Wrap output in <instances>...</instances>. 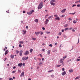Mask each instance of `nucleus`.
<instances>
[{
	"instance_id": "4be33fe9",
	"label": "nucleus",
	"mask_w": 80,
	"mask_h": 80,
	"mask_svg": "<svg viewBox=\"0 0 80 80\" xmlns=\"http://www.w3.org/2000/svg\"><path fill=\"white\" fill-rule=\"evenodd\" d=\"M32 51H33V49H31L30 50V53H32Z\"/></svg>"
},
{
	"instance_id": "bb28decb",
	"label": "nucleus",
	"mask_w": 80,
	"mask_h": 80,
	"mask_svg": "<svg viewBox=\"0 0 80 80\" xmlns=\"http://www.w3.org/2000/svg\"><path fill=\"white\" fill-rule=\"evenodd\" d=\"M51 77H52V78H54L55 77V76H54V75H51Z\"/></svg>"
},
{
	"instance_id": "ddd939ff",
	"label": "nucleus",
	"mask_w": 80,
	"mask_h": 80,
	"mask_svg": "<svg viewBox=\"0 0 80 80\" xmlns=\"http://www.w3.org/2000/svg\"><path fill=\"white\" fill-rule=\"evenodd\" d=\"M8 50H6L5 53V55H6L7 54H8Z\"/></svg>"
},
{
	"instance_id": "2f4dec72",
	"label": "nucleus",
	"mask_w": 80,
	"mask_h": 80,
	"mask_svg": "<svg viewBox=\"0 0 80 80\" xmlns=\"http://www.w3.org/2000/svg\"><path fill=\"white\" fill-rule=\"evenodd\" d=\"M42 62H40L39 63L38 65H42Z\"/></svg>"
},
{
	"instance_id": "680f3d73",
	"label": "nucleus",
	"mask_w": 80,
	"mask_h": 80,
	"mask_svg": "<svg viewBox=\"0 0 80 80\" xmlns=\"http://www.w3.org/2000/svg\"><path fill=\"white\" fill-rule=\"evenodd\" d=\"M67 56H65L63 57V58H66Z\"/></svg>"
},
{
	"instance_id": "a878e982",
	"label": "nucleus",
	"mask_w": 80,
	"mask_h": 80,
	"mask_svg": "<svg viewBox=\"0 0 80 80\" xmlns=\"http://www.w3.org/2000/svg\"><path fill=\"white\" fill-rule=\"evenodd\" d=\"M73 22L74 23H75L77 22V21L75 20H74L73 21Z\"/></svg>"
},
{
	"instance_id": "338daca9",
	"label": "nucleus",
	"mask_w": 80,
	"mask_h": 80,
	"mask_svg": "<svg viewBox=\"0 0 80 80\" xmlns=\"http://www.w3.org/2000/svg\"><path fill=\"white\" fill-rule=\"evenodd\" d=\"M23 13H25V11H23Z\"/></svg>"
},
{
	"instance_id": "4c0bfd02",
	"label": "nucleus",
	"mask_w": 80,
	"mask_h": 80,
	"mask_svg": "<svg viewBox=\"0 0 80 80\" xmlns=\"http://www.w3.org/2000/svg\"><path fill=\"white\" fill-rule=\"evenodd\" d=\"M9 80H13V78H10L9 79Z\"/></svg>"
},
{
	"instance_id": "69168bd1",
	"label": "nucleus",
	"mask_w": 80,
	"mask_h": 80,
	"mask_svg": "<svg viewBox=\"0 0 80 80\" xmlns=\"http://www.w3.org/2000/svg\"><path fill=\"white\" fill-rule=\"evenodd\" d=\"M26 28H28V26H27L26 27Z\"/></svg>"
},
{
	"instance_id": "a19ab883",
	"label": "nucleus",
	"mask_w": 80,
	"mask_h": 80,
	"mask_svg": "<svg viewBox=\"0 0 80 80\" xmlns=\"http://www.w3.org/2000/svg\"><path fill=\"white\" fill-rule=\"evenodd\" d=\"M77 6L78 7H80V4H78V5H77Z\"/></svg>"
},
{
	"instance_id": "6ab92c4d",
	"label": "nucleus",
	"mask_w": 80,
	"mask_h": 80,
	"mask_svg": "<svg viewBox=\"0 0 80 80\" xmlns=\"http://www.w3.org/2000/svg\"><path fill=\"white\" fill-rule=\"evenodd\" d=\"M11 58H14V56L13 55H11Z\"/></svg>"
},
{
	"instance_id": "f704fd0d",
	"label": "nucleus",
	"mask_w": 80,
	"mask_h": 80,
	"mask_svg": "<svg viewBox=\"0 0 80 80\" xmlns=\"http://www.w3.org/2000/svg\"><path fill=\"white\" fill-rule=\"evenodd\" d=\"M18 72L21 73V71L20 70H18Z\"/></svg>"
},
{
	"instance_id": "de8ad7c7",
	"label": "nucleus",
	"mask_w": 80,
	"mask_h": 80,
	"mask_svg": "<svg viewBox=\"0 0 80 80\" xmlns=\"http://www.w3.org/2000/svg\"><path fill=\"white\" fill-rule=\"evenodd\" d=\"M19 55H20V56H22V53H19Z\"/></svg>"
},
{
	"instance_id": "7ed1b4c3",
	"label": "nucleus",
	"mask_w": 80,
	"mask_h": 80,
	"mask_svg": "<svg viewBox=\"0 0 80 80\" xmlns=\"http://www.w3.org/2000/svg\"><path fill=\"white\" fill-rule=\"evenodd\" d=\"M55 1V0H51L50 1V3L51 5H52L53 6L55 5V3H54Z\"/></svg>"
},
{
	"instance_id": "393cba45",
	"label": "nucleus",
	"mask_w": 80,
	"mask_h": 80,
	"mask_svg": "<svg viewBox=\"0 0 80 80\" xmlns=\"http://www.w3.org/2000/svg\"><path fill=\"white\" fill-rule=\"evenodd\" d=\"M16 53H17V54H18V53H19V51H18V50H17L16 51Z\"/></svg>"
},
{
	"instance_id": "c85d7f7f",
	"label": "nucleus",
	"mask_w": 80,
	"mask_h": 80,
	"mask_svg": "<svg viewBox=\"0 0 80 80\" xmlns=\"http://www.w3.org/2000/svg\"><path fill=\"white\" fill-rule=\"evenodd\" d=\"M68 28H65L64 30L65 31H67V30H68Z\"/></svg>"
},
{
	"instance_id": "cd10ccee",
	"label": "nucleus",
	"mask_w": 80,
	"mask_h": 80,
	"mask_svg": "<svg viewBox=\"0 0 80 80\" xmlns=\"http://www.w3.org/2000/svg\"><path fill=\"white\" fill-rule=\"evenodd\" d=\"M50 32H48V31H47L46 32V33H47V34H48V33H50Z\"/></svg>"
},
{
	"instance_id": "49530a36",
	"label": "nucleus",
	"mask_w": 80,
	"mask_h": 80,
	"mask_svg": "<svg viewBox=\"0 0 80 80\" xmlns=\"http://www.w3.org/2000/svg\"><path fill=\"white\" fill-rule=\"evenodd\" d=\"M64 31H65V30H64V29H62V32H64Z\"/></svg>"
},
{
	"instance_id": "dca6fc26",
	"label": "nucleus",
	"mask_w": 80,
	"mask_h": 80,
	"mask_svg": "<svg viewBox=\"0 0 80 80\" xmlns=\"http://www.w3.org/2000/svg\"><path fill=\"white\" fill-rule=\"evenodd\" d=\"M55 19L56 20H60V18H59V17H58L57 18H55Z\"/></svg>"
},
{
	"instance_id": "1a4fd4ad",
	"label": "nucleus",
	"mask_w": 80,
	"mask_h": 80,
	"mask_svg": "<svg viewBox=\"0 0 80 80\" xmlns=\"http://www.w3.org/2000/svg\"><path fill=\"white\" fill-rule=\"evenodd\" d=\"M66 74V72L65 71H64V72L62 73V75L63 76L65 75Z\"/></svg>"
},
{
	"instance_id": "052dcab7",
	"label": "nucleus",
	"mask_w": 80,
	"mask_h": 80,
	"mask_svg": "<svg viewBox=\"0 0 80 80\" xmlns=\"http://www.w3.org/2000/svg\"><path fill=\"white\" fill-rule=\"evenodd\" d=\"M15 68H16V67L14 66L13 67V69H15Z\"/></svg>"
},
{
	"instance_id": "13d9d810",
	"label": "nucleus",
	"mask_w": 80,
	"mask_h": 80,
	"mask_svg": "<svg viewBox=\"0 0 80 80\" xmlns=\"http://www.w3.org/2000/svg\"><path fill=\"white\" fill-rule=\"evenodd\" d=\"M40 56L41 57H42V55L41 54H39Z\"/></svg>"
},
{
	"instance_id": "e433bc0d",
	"label": "nucleus",
	"mask_w": 80,
	"mask_h": 80,
	"mask_svg": "<svg viewBox=\"0 0 80 80\" xmlns=\"http://www.w3.org/2000/svg\"><path fill=\"white\" fill-rule=\"evenodd\" d=\"M42 29L43 30H45V28L44 27H42Z\"/></svg>"
},
{
	"instance_id": "5fc2aeb1",
	"label": "nucleus",
	"mask_w": 80,
	"mask_h": 80,
	"mask_svg": "<svg viewBox=\"0 0 80 80\" xmlns=\"http://www.w3.org/2000/svg\"><path fill=\"white\" fill-rule=\"evenodd\" d=\"M75 6H76V5L74 4V5H72V7H75Z\"/></svg>"
},
{
	"instance_id": "39448f33",
	"label": "nucleus",
	"mask_w": 80,
	"mask_h": 80,
	"mask_svg": "<svg viewBox=\"0 0 80 80\" xmlns=\"http://www.w3.org/2000/svg\"><path fill=\"white\" fill-rule=\"evenodd\" d=\"M35 33L36 34V36H38V35H39V34H40V32H35Z\"/></svg>"
},
{
	"instance_id": "ea45409f",
	"label": "nucleus",
	"mask_w": 80,
	"mask_h": 80,
	"mask_svg": "<svg viewBox=\"0 0 80 80\" xmlns=\"http://www.w3.org/2000/svg\"><path fill=\"white\" fill-rule=\"evenodd\" d=\"M58 35H62V32H60L59 33Z\"/></svg>"
},
{
	"instance_id": "79ce46f5",
	"label": "nucleus",
	"mask_w": 80,
	"mask_h": 80,
	"mask_svg": "<svg viewBox=\"0 0 80 80\" xmlns=\"http://www.w3.org/2000/svg\"><path fill=\"white\" fill-rule=\"evenodd\" d=\"M16 72V71H12V73H15V72Z\"/></svg>"
},
{
	"instance_id": "37998d69",
	"label": "nucleus",
	"mask_w": 80,
	"mask_h": 80,
	"mask_svg": "<svg viewBox=\"0 0 80 80\" xmlns=\"http://www.w3.org/2000/svg\"><path fill=\"white\" fill-rule=\"evenodd\" d=\"M60 66H61V65H58L57 66L58 67H60Z\"/></svg>"
},
{
	"instance_id": "0eeeda50",
	"label": "nucleus",
	"mask_w": 80,
	"mask_h": 80,
	"mask_svg": "<svg viewBox=\"0 0 80 80\" xmlns=\"http://www.w3.org/2000/svg\"><path fill=\"white\" fill-rule=\"evenodd\" d=\"M49 22V20H48V19H46V21H45V24H47L48 22Z\"/></svg>"
},
{
	"instance_id": "b1692460",
	"label": "nucleus",
	"mask_w": 80,
	"mask_h": 80,
	"mask_svg": "<svg viewBox=\"0 0 80 80\" xmlns=\"http://www.w3.org/2000/svg\"><path fill=\"white\" fill-rule=\"evenodd\" d=\"M80 78V77H77L76 78L75 80H77V79H78V78Z\"/></svg>"
},
{
	"instance_id": "58836bf2",
	"label": "nucleus",
	"mask_w": 80,
	"mask_h": 80,
	"mask_svg": "<svg viewBox=\"0 0 80 80\" xmlns=\"http://www.w3.org/2000/svg\"><path fill=\"white\" fill-rule=\"evenodd\" d=\"M72 29H73V28H69V30H72Z\"/></svg>"
},
{
	"instance_id": "3c124183",
	"label": "nucleus",
	"mask_w": 80,
	"mask_h": 80,
	"mask_svg": "<svg viewBox=\"0 0 80 80\" xmlns=\"http://www.w3.org/2000/svg\"><path fill=\"white\" fill-rule=\"evenodd\" d=\"M22 66H23V67H24V66H25V63H23Z\"/></svg>"
},
{
	"instance_id": "864d4df0",
	"label": "nucleus",
	"mask_w": 80,
	"mask_h": 80,
	"mask_svg": "<svg viewBox=\"0 0 80 80\" xmlns=\"http://www.w3.org/2000/svg\"><path fill=\"white\" fill-rule=\"evenodd\" d=\"M54 16L56 17H58V15H54Z\"/></svg>"
},
{
	"instance_id": "423d86ee",
	"label": "nucleus",
	"mask_w": 80,
	"mask_h": 80,
	"mask_svg": "<svg viewBox=\"0 0 80 80\" xmlns=\"http://www.w3.org/2000/svg\"><path fill=\"white\" fill-rule=\"evenodd\" d=\"M29 53V52H28V51H26L24 53V55H28V54Z\"/></svg>"
},
{
	"instance_id": "e2e57ef3",
	"label": "nucleus",
	"mask_w": 80,
	"mask_h": 80,
	"mask_svg": "<svg viewBox=\"0 0 80 80\" xmlns=\"http://www.w3.org/2000/svg\"><path fill=\"white\" fill-rule=\"evenodd\" d=\"M6 60H7V58H4V61H5Z\"/></svg>"
},
{
	"instance_id": "9b49d317",
	"label": "nucleus",
	"mask_w": 80,
	"mask_h": 80,
	"mask_svg": "<svg viewBox=\"0 0 80 80\" xmlns=\"http://www.w3.org/2000/svg\"><path fill=\"white\" fill-rule=\"evenodd\" d=\"M63 60L64 59H62L60 60V63H63Z\"/></svg>"
},
{
	"instance_id": "bf43d9fd",
	"label": "nucleus",
	"mask_w": 80,
	"mask_h": 80,
	"mask_svg": "<svg viewBox=\"0 0 80 80\" xmlns=\"http://www.w3.org/2000/svg\"><path fill=\"white\" fill-rule=\"evenodd\" d=\"M62 17H65L64 15H62Z\"/></svg>"
},
{
	"instance_id": "2eb2a0df",
	"label": "nucleus",
	"mask_w": 80,
	"mask_h": 80,
	"mask_svg": "<svg viewBox=\"0 0 80 80\" xmlns=\"http://www.w3.org/2000/svg\"><path fill=\"white\" fill-rule=\"evenodd\" d=\"M19 67H22V63H19L18 65Z\"/></svg>"
},
{
	"instance_id": "4d7b16f0",
	"label": "nucleus",
	"mask_w": 80,
	"mask_h": 80,
	"mask_svg": "<svg viewBox=\"0 0 80 80\" xmlns=\"http://www.w3.org/2000/svg\"><path fill=\"white\" fill-rule=\"evenodd\" d=\"M68 20H72V18H68Z\"/></svg>"
},
{
	"instance_id": "412c9836",
	"label": "nucleus",
	"mask_w": 80,
	"mask_h": 80,
	"mask_svg": "<svg viewBox=\"0 0 80 80\" xmlns=\"http://www.w3.org/2000/svg\"><path fill=\"white\" fill-rule=\"evenodd\" d=\"M23 42L22 41H20V42H19V43H22V44H23Z\"/></svg>"
},
{
	"instance_id": "f257e3e1",
	"label": "nucleus",
	"mask_w": 80,
	"mask_h": 80,
	"mask_svg": "<svg viewBox=\"0 0 80 80\" xmlns=\"http://www.w3.org/2000/svg\"><path fill=\"white\" fill-rule=\"evenodd\" d=\"M43 7V2H41L40 4H39L38 8V9H41Z\"/></svg>"
},
{
	"instance_id": "7c9ffc66",
	"label": "nucleus",
	"mask_w": 80,
	"mask_h": 80,
	"mask_svg": "<svg viewBox=\"0 0 80 80\" xmlns=\"http://www.w3.org/2000/svg\"><path fill=\"white\" fill-rule=\"evenodd\" d=\"M20 53H23V50H21L20 51Z\"/></svg>"
},
{
	"instance_id": "f8f14e48",
	"label": "nucleus",
	"mask_w": 80,
	"mask_h": 80,
	"mask_svg": "<svg viewBox=\"0 0 80 80\" xmlns=\"http://www.w3.org/2000/svg\"><path fill=\"white\" fill-rule=\"evenodd\" d=\"M47 52H48V54L49 55H50V52H51V50H49Z\"/></svg>"
},
{
	"instance_id": "09e8293b",
	"label": "nucleus",
	"mask_w": 80,
	"mask_h": 80,
	"mask_svg": "<svg viewBox=\"0 0 80 80\" xmlns=\"http://www.w3.org/2000/svg\"><path fill=\"white\" fill-rule=\"evenodd\" d=\"M79 40H80V39L78 38V42L77 43H79Z\"/></svg>"
},
{
	"instance_id": "f03ea898",
	"label": "nucleus",
	"mask_w": 80,
	"mask_h": 80,
	"mask_svg": "<svg viewBox=\"0 0 80 80\" xmlns=\"http://www.w3.org/2000/svg\"><path fill=\"white\" fill-rule=\"evenodd\" d=\"M33 12H35V11L33 10H31L29 12H27V14L30 15H32V13Z\"/></svg>"
},
{
	"instance_id": "4468645a",
	"label": "nucleus",
	"mask_w": 80,
	"mask_h": 80,
	"mask_svg": "<svg viewBox=\"0 0 80 80\" xmlns=\"http://www.w3.org/2000/svg\"><path fill=\"white\" fill-rule=\"evenodd\" d=\"M26 32H27V31H24V30L22 31V32H23L22 34H23V35H25V34H26Z\"/></svg>"
},
{
	"instance_id": "5701e85b",
	"label": "nucleus",
	"mask_w": 80,
	"mask_h": 80,
	"mask_svg": "<svg viewBox=\"0 0 80 80\" xmlns=\"http://www.w3.org/2000/svg\"><path fill=\"white\" fill-rule=\"evenodd\" d=\"M52 71H53V70H51L49 71L48 72V73H50V72H52Z\"/></svg>"
},
{
	"instance_id": "9d476101",
	"label": "nucleus",
	"mask_w": 80,
	"mask_h": 80,
	"mask_svg": "<svg viewBox=\"0 0 80 80\" xmlns=\"http://www.w3.org/2000/svg\"><path fill=\"white\" fill-rule=\"evenodd\" d=\"M66 11V9H64L61 11L62 13H65Z\"/></svg>"
},
{
	"instance_id": "6e6552de",
	"label": "nucleus",
	"mask_w": 80,
	"mask_h": 80,
	"mask_svg": "<svg viewBox=\"0 0 80 80\" xmlns=\"http://www.w3.org/2000/svg\"><path fill=\"white\" fill-rule=\"evenodd\" d=\"M24 75H25V73L24 72H22L21 73L20 77H23V76H24Z\"/></svg>"
},
{
	"instance_id": "473e14b6",
	"label": "nucleus",
	"mask_w": 80,
	"mask_h": 80,
	"mask_svg": "<svg viewBox=\"0 0 80 80\" xmlns=\"http://www.w3.org/2000/svg\"><path fill=\"white\" fill-rule=\"evenodd\" d=\"M19 47L20 48H21V47H22V45L21 44H19Z\"/></svg>"
},
{
	"instance_id": "c756f323",
	"label": "nucleus",
	"mask_w": 80,
	"mask_h": 80,
	"mask_svg": "<svg viewBox=\"0 0 80 80\" xmlns=\"http://www.w3.org/2000/svg\"><path fill=\"white\" fill-rule=\"evenodd\" d=\"M47 16H48V14H47L46 15H45V18H47Z\"/></svg>"
},
{
	"instance_id": "a211bd4d",
	"label": "nucleus",
	"mask_w": 80,
	"mask_h": 80,
	"mask_svg": "<svg viewBox=\"0 0 80 80\" xmlns=\"http://www.w3.org/2000/svg\"><path fill=\"white\" fill-rule=\"evenodd\" d=\"M69 72L70 73H72V72H73V70L70 69L69 70Z\"/></svg>"
},
{
	"instance_id": "c03bdc74",
	"label": "nucleus",
	"mask_w": 80,
	"mask_h": 80,
	"mask_svg": "<svg viewBox=\"0 0 80 80\" xmlns=\"http://www.w3.org/2000/svg\"><path fill=\"white\" fill-rule=\"evenodd\" d=\"M32 40H36V38H32Z\"/></svg>"
},
{
	"instance_id": "774afa93",
	"label": "nucleus",
	"mask_w": 80,
	"mask_h": 80,
	"mask_svg": "<svg viewBox=\"0 0 80 80\" xmlns=\"http://www.w3.org/2000/svg\"><path fill=\"white\" fill-rule=\"evenodd\" d=\"M42 34H43V32H42L41 33V35H42Z\"/></svg>"
},
{
	"instance_id": "aec40b11",
	"label": "nucleus",
	"mask_w": 80,
	"mask_h": 80,
	"mask_svg": "<svg viewBox=\"0 0 80 80\" xmlns=\"http://www.w3.org/2000/svg\"><path fill=\"white\" fill-rule=\"evenodd\" d=\"M53 18V16H51L49 17L48 18V19H50V18Z\"/></svg>"
},
{
	"instance_id": "0e129e2a",
	"label": "nucleus",
	"mask_w": 80,
	"mask_h": 80,
	"mask_svg": "<svg viewBox=\"0 0 80 80\" xmlns=\"http://www.w3.org/2000/svg\"><path fill=\"white\" fill-rule=\"evenodd\" d=\"M72 32H75V31L74 29H73L72 30Z\"/></svg>"
},
{
	"instance_id": "a18cd8bd",
	"label": "nucleus",
	"mask_w": 80,
	"mask_h": 80,
	"mask_svg": "<svg viewBox=\"0 0 80 80\" xmlns=\"http://www.w3.org/2000/svg\"><path fill=\"white\" fill-rule=\"evenodd\" d=\"M75 12H74V13H70L69 14H72V15H74V14H75Z\"/></svg>"
},
{
	"instance_id": "8fccbe9b",
	"label": "nucleus",
	"mask_w": 80,
	"mask_h": 80,
	"mask_svg": "<svg viewBox=\"0 0 80 80\" xmlns=\"http://www.w3.org/2000/svg\"><path fill=\"white\" fill-rule=\"evenodd\" d=\"M77 61H80V59H77L76 60Z\"/></svg>"
},
{
	"instance_id": "603ef678",
	"label": "nucleus",
	"mask_w": 80,
	"mask_h": 80,
	"mask_svg": "<svg viewBox=\"0 0 80 80\" xmlns=\"http://www.w3.org/2000/svg\"><path fill=\"white\" fill-rule=\"evenodd\" d=\"M62 71H64V70H65V68H62Z\"/></svg>"
},
{
	"instance_id": "f3484780",
	"label": "nucleus",
	"mask_w": 80,
	"mask_h": 80,
	"mask_svg": "<svg viewBox=\"0 0 80 80\" xmlns=\"http://www.w3.org/2000/svg\"><path fill=\"white\" fill-rule=\"evenodd\" d=\"M34 22H36V23H38V19H36L34 20Z\"/></svg>"
},
{
	"instance_id": "20e7f679",
	"label": "nucleus",
	"mask_w": 80,
	"mask_h": 80,
	"mask_svg": "<svg viewBox=\"0 0 80 80\" xmlns=\"http://www.w3.org/2000/svg\"><path fill=\"white\" fill-rule=\"evenodd\" d=\"M28 57H24L23 58H22V60H28Z\"/></svg>"
},
{
	"instance_id": "72a5a7b5",
	"label": "nucleus",
	"mask_w": 80,
	"mask_h": 80,
	"mask_svg": "<svg viewBox=\"0 0 80 80\" xmlns=\"http://www.w3.org/2000/svg\"><path fill=\"white\" fill-rule=\"evenodd\" d=\"M68 26V24H66L64 25V27H67Z\"/></svg>"
},
{
	"instance_id": "6e6d98bb",
	"label": "nucleus",
	"mask_w": 80,
	"mask_h": 80,
	"mask_svg": "<svg viewBox=\"0 0 80 80\" xmlns=\"http://www.w3.org/2000/svg\"><path fill=\"white\" fill-rule=\"evenodd\" d=\"M49 47H52V44H50Z\"/></svg>"
},
{
	"instance_id": "c9c22d12",
	"label": "nucleus",
	"mask_w": 80,
	"mask_h": 80,
	"mask_svg": "<svg viewBox=\"0 0 80 80\" xmlns=\"http://www.w3.org/2000/svg\"><path fill=\"white\" fill-rule=\"evenodd\" d=\"M45 49H42V52H43L44 51H45Z\"/></svg>"
}]
</instances>
